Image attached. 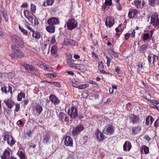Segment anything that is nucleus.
<instances>
[{
  "instance_id": "obj_1",
  "label": "nucleus",
  "mask_w": 159,
  "mask_h": 159,
  "mask_svg": "<svg viewBox=\"0 0 159 159\" xmlns=\"http://www.w3.org/2000/svg\"><path fill=\"white\" fill-rule=\"evenodd\" d=\"M11 49L13 53H11L9 55L12 59L16 60L18 58L21 59L24 57L25 54L22 50L20 49L16 45H11Z\"/></svg>"
},
{
  "instance_id": "obj_2",
  "label": "nucleus",
  "mask_w": 159,
  "mask_h": 159,
  "mask_svg": "<svg viewBox=\"0 0 159 159\" xmlns=\"http://www.w3.org/2000/svg\"><path fill=\"white\" fill-rule=\"evenodd\" d=\"M11 41L13 43L16 44L17 46L21 48L25 47V43L22 38L19 35L13 34L10 36Z\"/></svg>"
},
{
  "instance_id": "obj_3",
  "label": "nucleus",
  "mask_w": 159,
  "mask_h": 159,
  "mask_svg": "<svg viewBox=\"0 0 159 159\" xmlns=\"http://www.w3.org/2000/svg\"><path fill=\"white\" fill-rule=\"evenodd\" d=\"M67 113L71 119H75L78 116V111L77 108L72 106L68 109Z\"/></svg>"
},
{
  "instance_id": "obj_4",
  "label": "nucleus",
  "mask_w": 159,
  "mask_h": 159,
  "mask_svg": "<svg viewBox=\"0 0 159 159\" xmlns=\"http://www.w3.org/2000/svg\"><path fill=\"white\" fill-rule=\"evenodd\" d=\"M84 129V126L83 125L79 124L77 125L75 127L73 128L72 131V135L73 136H78L80 134Z\"/></svg>"
},
{
  "instance_id": "obj_5",
  "label": "nucleus",
  "mask_w": 159,
  "mask_h": 159,
  "mask_svg": "<svg viewBox=\"0 0 159 159\" xmlns=\"http://www.w3.org/2000/svg\"><path fill=\"white\" fill-rule=\"evenodd\" d=\"M159 15L155 12L152 14L151 16L150 24L155 27L159 26Z\"/></svg>"
},
{
  "instance_id": "obj_6",
  "label": "nucleus",
  "mask_w": 159,
  "mask_h": 159,
  "mask_svg": "<svg viewBox=\"0 0 159 159\" xmlns=\"http://www.w3.org/2000/svg\"><path fill=\"white\" fill-rule=\"evenodd\" d=\"M115 130L114 126L111 124L107 125L102 130V133L106 135H111L113 134Z\"/></svg>"
},
{
  "instance_id": "obj_7",
  "label": "nucleus",
  "mask_w": 159,
  "mask_h": 159,
  "mask_svg": "<svg viewBox=\"0 0 159 159\" xmlns=\"http://www.w3.org/2000/svg\"><path fill=\"white\" fill-rule=\"evenodd\" d=\"M59 120L61 121L62 124L66 123L68 124L69 123V118L67 115L63 112H60L57 115Z\"/></svg>"
},
{
  "instance_id": "obj_8",
  "label": "nucleus",
  "mask_w": 159,
  "mask_h": 159,
  "mask_svg": "<svg viewBox=\"0 0 159 159\" xmlns=\"http://www.w3.org/2000/svg\"><path fill=\"white\" fill-rule=\"evenodd\" d=\"M77 21L74 18L69 19L66 23L67 28L69 30H72L78 26Z\"/></svg>"
},
{
  "instance_id": "obj_9",
  "label": "nucleus",
  "mask_w": 159,
  "mask_h": 159,
  "mask_svg": "<svg viewBox=\"0 0 159 159\" xmlns=\"http://www.w3.org/2000/svg\"><path fill=\"white\" fill-rule=\"evenodd\" d=\"M63 140L64 144L66 146L72 147L73 146V140L69 136L65 135L64 136Z\"/></svg>"
},
{
  "instance_id": "obj_10",
  "label": "nucleus",
  "mask_w": 159,
  "mask_h": 159,
  "mask_svg": "<svg viewBox=\"0 0 159 159\" xmlns=\"http://www.w3.org/2000/svg\"><path fill=\"white\" fill-rule=\"evenodd\" d=\"M114 23L115 19L114 17L109 16L106 18L105 24L107 26L111 28L113 25Z\"/></svg>"
},
{
  "instance_id": "obj_11",
  "label": "nucleus",
  "mask_w": 159,
  "mask_h": 159,
  "mask_svg": "<svg viewBox=\"0 0 159 159\" xmlns=\"http://www.w3.org/2000/svg\"><path fill=\"white\" fill-rule=\"evenodd\" d=\"M47 23L48 25H59L60 21L58 18L54 17L48 19Z\"/></svg>"
},
{
  "instance_id": "obj_12",
  "label": "nucleus",
  "mask_w": 159,
  "mask_h": 159,
  "mask_svg": "<svg viewBox=\"0 0 159 159\" xmlns=\"http://www.w3.org/2000/svg\"><path fill=\"white\" fill-rule=\"evenodd\" d=\"M51 53L52 56L55 58H59V55L57 53V46H52L51 48Z\"/></svg>"
},
{
  "instance_id": "obj_13",
  "label": "nucleus",
  "mask_w": 159,
  "mask_h": 159,
  "mask_svg": "<svg viewBox=\"0 0 159 159\" xmlns=\"http://www.w3.org/2000/svg\"><path fill=\"white\" fill-rule=\"evenodd\" d=\"M155 31L154 29H152L151 30L149 31V32L150 33V35L148 33H144L143 34L142 36V39L144 41H147L149 39H151L154 34V32Z\"/></svg>"
},
{
  "instance_id": "obj_14",
  "label": "nucleus",
  "mask_w": 159,
  "mask_h": 159,
  "mask_svg": "<svg viewBox=\"0 0 159 159\" xmlns=\"http://www.w3.org/2000/svg\"><path fill=\"white\" fill-rule=\"evenodd\" d=\"M102 132H101L98 129L96 134V139L99 142L103 141L105 138V136Z\"/></svg>"
},
{
  "instance_id": "obj_15",
  "label": "nucleus",
  "mask_w": 159,
  "mask_h": 159,
  "mask_svg": "<svg viewBox=\"0 0 159 159\" xmlns=\"http://www.w3.org/2000/svg\"><path fill=\"white\" fill-rule=\"evenodd\" d=\"M10 148L6 149L4 151L2 155L1 156V159H8L10 155Z\"/></svg>"
},
{
  "instance_id": "obj_16",
  "label": "nucleus",
  "mask_w": 159,
  "mask_h": 159,
  "mask_svg": "<svg viewBox=\"0 0 159 159\" xmlns=\"http://www.w3.org/2000/svg\"><path fill=\"white\" fill-rule=\"evenodd\" d=\"M49 99L55 105H58L60 102V100L54 95H50L49 97Z\"/></svg>"
},
{
  "instance_id": "obj_17",
  "label": "nucleus",
  "mask_w": 159,
  "mask_h": 159,
  "mask_svg": "<svg viewBox=\"0 0 159 159\" xmlns=\"http://www.w3.org/2000/svg\"><path fill=\"white\" fill-rule=\"evenodd\" d=\"M129 119L131 122L133 124L139 123V117L135 116L134 114H131L129 116Z\"/></svg>"
},
{
  "instance_id": "obj_18",
  "label": "nucleus",
  "mask_w": 159,
  "mask_h": 159,
  "mask_svg": "<svg viewBox=\"0 0 159 159\" xmlns=\"http://www.w3.org/2000/svg\"><path fill=\"white\" fill-rule=\"evenodd\" d=\"M132 148L131 143L129 141H126L124 143L123 146V150L125 152H129Z\"/></svg>"
},
{
  "instance_id": "obj_19",
  "label": "nucleus",
  "mask_w": 159,
  "mask_h": 159,
  "mask_svg": "<svg viewBox=\"0 0 159 159\" xmlns=\"http://www.w3.org/2000/svg\"><path fill=\"white\" fill-rule=\"evenodd\" d=\"M3 101L8 108L11 109L14 106V102L11 99H8L7 100H4Z\"/></svg>"
},
{
  "instance_id": "obj_20",
  "label": "nucleus",
  "mask_w": 159,
  "mask_h": 159,
  "mask_svg": "<svg viewBox=\"0 0 159 159\" xmlns=\"http://www.w3.org/2000/svg\"><path fill=\"white\" fill-rule=\"evenodd\" d=\"M131 134L133 135H135L139 133L141 130V128L140 126H138L132 128Z\"/></svg>"
},
{
  "instance_id": "obj_21",
  "label": "nucleus",
  "mask_w": 159,
  "mask_h": 159,
  "mask_svg": "<svg viewBox=\"0 0 159 159\" xmlns=\"http://www.w3.org/2000/svg\"><path fill=\"white\" fill-rule=\"evenodd\" d=\"M1 89L2 92L6 93L10 92L11 94H12V87L9 85H8V87L6 85H4L1 88Z\"/></svg>"
},
{
  "instance_id": "obj_22",
  "label": "nucleus",
  "mask_w": 159,
  "mask_h": 159,
  "mask_svg": "<svg viewBox=\"0 0 159 159\" xmlns=\"http://www.w3.org/2000/svg\"><path fill=\"white\" fill-rule=\"evenodd\" d=\"M34 110L36 111V113L38 114H40L43 110L42 107L39 103L36 104L33 107Z\"/></svg>"
},
{
  "instance_id": "obj_23",
  "label": "nucleus",
  "mask_w": 159,
  "mask_h": 159,
  "mask_svg": "<svg viewBox=\"0 0 159 159\" xmlns=\"http://www.w3.org/2000/svg\"><path fill=\"white\" fill-rule=\"evenodd\" d=\"M140 150L141 153H144L146 154L149 152V148L145 145H142L141 147Z\"/></svg>"
},
{
  "instance_id": "obj_24",
  "label": "nucleus",
  "mask_w": 159,
  "mask_h": 159,
  "mask_svg": "<svg viewBox=\"0 0 159 159\" xmlns=\"http://www.w3.org/2000/svg\"><path fill=\"white\" fill-rule=\"evenodd\" d=\"M154 120L152 116H149L146 117L145 120L146 125H149L150 124L151 125L153 122Z\"/></svg>"
},
{
  "instance_id": "obj_25",
  "label": "nucleus",
  "mask_w": 159,
  "mask_h": 159,
  "mask_svg": "<svg viewBox=\"0 0 159 159\" xmlns=\"http://www.w3.org/2000/svg\"><path fill=\"white\" fill-rule=\"evenodd\" d=\"M66 42L67 44L69 45L76 46L77 44V43L76 41L70 38H67Z\"/></svg>"
},
{
  "instance_id": "obj_26",
  "label": "nucleus",
  "mask_w": 159,
  "mask_h": 159,
  "mask_svg": "<svg viewBox=\"0 0 159 159\" xmlns=\"http://www.w3.org/2000/svg\"><path fill=\"white\" fill-rule=\"evenodd\" d=\"M17 155L19 156L20 159H26V158L25 153L21 150L20 149L18 150Z\"/></svg>"
},
{
  "instance_id": "obj_27",
  "label": "nucleus",
  "mask_w": 159,
  "mask_h": 159,
  "mask_svg": "<svg viewBox=\"0 0 159 159\" xmlns=\"http://www.w3.org/2000/svg\"><path fill=\"white\" fill-rule=\"evenodd\" d=\"M148 48L147 45L144 44L142 46L140 47L139 48V51L142 53H143L145 56V53L147 51V49Z\"/></svg>"
},
{
  "instance_id": "obj_28",
  "label": "nucleus",
  "mask_w": 159,
  "mask_h": 159,
  "mask_svg": "<svg viewBox=\"0 0 159 159\" xmlns=\"http://www.w3.org/2000/svg\"><path fill=\"white\" fill-rule=\"evenodd\" d=\"M43 143L46 144L50 143L51 137L49 134H47L43 137Z\"/></svg>"
},
{
  "instance_id": "obj_29",
  "label": "nucleus",
  "mask_w": 159,
  "mask_h": 159,
  "mask_svg": "<svg viewBox=\"0 0 159 159\" xmlns=\"http://www.w3.org/2000/svg\"><path fill=\"white\" fill-rule=\"evenodd\" d=\"M2 13L3 17L5 20V22L7 23L9 21V18L8 16L6 10L3 9V10L2 11Z\"/></svg>"
},
{
  "instance_id": "obj_30",
  "label": "nucleus",
  "mask_w": 159,
  "mask_h": 159,
  "mask_svg": "<svg viewBox=\"0 0 159 159\" xmlns=\"http://www.w3.org/2000/svg\"><path fill=\"white\" fill-rule=\"evenodd\" d=\"M31 31L33 32L32 36L33 38L36 39H39L41 37L40 33L37 31H34V30H32Z\"/></svg>"
},
{
  "instance_id": "obj_31",
  "label": "nucleus",
  "mask_w": 159,
  "mask_h": 159,
  "mask_svg": "<svg viewBox=\"0 0 159 159\" xmlns=\"http://www.w3.org/2000/svg\"><path fill=\"white\" fill-rule=\"evenodd\" d=\"M115 2L117 4L116 5V8L119 11H120L122 9L123 4L121 3L120 0H115Z\"/></svg>"
},
{
  "instance_id": "obj_32",
  "label": "nucleus",
  "mask_w": 159,
  "mask_h": 159,
  "mask_svg": "<svg viewBox=\"0 0 159 159\" xmlns=\"http://www.w3.org/2000/svg\"><path fill=\"white\" fill-rule=\"evenodd\" d=\"M47 30L50 33H53L55 32V27L53 25H49L47 26L46 28Z\"/></svg>"
},
{
  "instance_id": "obj_33",
  "label": "nucleus",
  "mask_w": 159,
  "mask_h": 159,
  "mask_svg": "<svg viewBox=\"0 0 159 159\" xmlns=\"http://www.w3.org/2000/svg\"><path fill=\"white\" fill-rule=\"evenodd\" d=\"M135 6L137 8H141V0H135L134 2Z\"/></svg>"
},
{
  "instance_id": "obj_34",
  "label": "nucleus",
  "mask_w": 159,
  "mask_h": 159,
  "mask_svg": "<svg viewBox=\"0 0 159 159\" xmlns=\"http://www.w3.org/2000/svg\"><path fill=\"white\" fill-rule=\"evenodd\" d=\"M11 142L9 140V139H8L6 140V141H7V143L8 144L10 145L11 146H12L15 144L16 142V141L15 140L14 138H13L11 135Z\"/></svg>"
},
{
  "instance_id": "obj_35",
  "label": "nucleus",
  "mask_w": 159,
  "mask_h": 159,
  "mask_svg": "<svg viewBox=\"0 0 159 159\" xmlns=\"http://www.w3.org/2000/svg\"><path fill=\"white\" fill-rule=\"evenodd\" d=\"M159 0H148L149 5L152 7H155L157 4V2Z\"/></svg>"
},
{
  "instance_id": "obj_36",
  "label": "nucleus",
  "mask_w": 159,
  "mask_h": 159,
  "mask_svg": "<svg viewBox=\"0 0 159 159\" xmlns=\"http://www.w3.org/2000/svg\"><path fill=\"white\" fill-rule=\"evenodd\" d=\"M25 94L23 92L19 93L17 95V100L18 101H21L22 98H25Z\"/></svg>"
},
{
  "instance_id": "obj_37",
  "label": "nucleus",
  "mask_w": 159,
  "mask_h": 159,
  "mask_svg": "<svg viewBox=\"0 0 159 159\" xmlns=\"http://www.w3.org/2000/svg\"><path fill=\"white\" fill-rule=\"evenodd\" d=\"M133 10L132 9H130L129 11L128 14V17L130 19H133L134 18H136V17H134V15H133Z\"/></svg>"
},
{
  "instance_id": "obj_38",
  "label": "nucleus",
  "mask_w": 159,
  "mask_h": 159,
  "mask_svg": "<svg viewBox=\"0 0 159 159\" xmlns=\"http://www.w3.org/2000/svg\"><path fill=\"white\" fill-rule=\"evenodd\" d=\"M30 10L33 13H35L36 10V6L34 4L31 3Z\"/></svg>"
},
{
  "instance_id": "obj_39",
  "label": "nucleus",
  "mask_w": 159,
  "mask_h": 159,
  "mask_svg": "<svg viewBox=\"0 0 159 159\" xmlns=\"http://www.w3.org/2000/svg\"><path fill=\"white\" fill-rule=\"evenodd\" d=\"M24 14L26 18L30 16L31 14L33 15H34L33 13H31V12L30 11L27 10H25L24 12Z\"/></svg>"
},
{
  "instance_id": "obj_40",
  "label": "nucleus",
  "mask_w": 159,
  "mask_h": 159,
  "mask_svg": "<svg viewBox=\"0 0 159 159\" xmlns=\"http://www.w3.org/2000/svg\"><path fill=\"white\" fill-rule=\"evenodd\" d=\"M89 92L87 90H85L82 93V97L84 98H86L88 96Z\"/></svg>"
},
{
  "instance_id": "obj_41",
  "label": "nucleus",
  "mask_w": 159,
  "mask_h": 159,
  "mask_svg": "<svg viewBox=\"0 0 159 159\" xmlns=\"http://www.w3.org/2000/svg\"><path fill=\"white\" fill-rule=\"evenodd\" d=\"M19 28L20 30V31L23 33V34L26 35H27L28 34V31L23 28L20 25L19 26Z\"/></svg>"
},
{
  "instance_id": "obj_42",
  "label": "nucleus",
  "mask_w": 159,
  "mask_h": 159,
  "mask_svg": "<svg viewBox=\"0 0 159 159\" xmlns=\"http://www.w3.org/2000/svg\"><path fill=\"white\" fill-rule=\"evenodd\" d=\"M33 16H34V25L35 26H38V25L39 23V21L38 20V18L36 17V16L35 15H33Z\"/></svg>"
},
{
  "instance_id": "obj_43",
  "label": "nucleus",
  "mask_w": 159,
  "mask_h": 159,
  "mask_svg": "<svg viewBox=\"0 0 159 159\" xmlns=\"http://www.w3.org/2000/svg\"><path fill=\"white\" fill-rule=\"evenodd\" d=\"M67 63L70 66L73 67L74 64L73 62L74 60L72 59H68L66 60Z\"/></svg>"
},
{
  "instance_id": "obj_44",
  "label": "nucleus",
  "mask_w": 159,
  "mask_h": 159,
  "mask_svg": "<svg viewBox=\"0 0 159 159\" xmlns=\"http://www.w3.org/2000/svg\"><path fill=\"white\" fill-rule=\"evenodd\" d=\"M6 74L7 75L8 78L11 79L15 76V73L13 71L9 73H6Z\"/></svg>"
},
{
  "instance_id": "obj_45",
  "label": "nucleus",
  "mask_w": 159,
  "mask_h": 159,
  "mask_svg": "<svg viewBox=\"0 0 159 159\" xmlns=\"http://www.w3.org/2000/svg\"><path fill=\"white\" fill-rule=\"evenodd\" d=\"M98 68L99 70L104 69L103 63L102 61H99L98 62Z\"/></svg>"
},
{
  "instance_id": "obj_46",
  "label": "nucleus",
  "mask_w": 159,
  "mask_h": 159,
  "mask_svg": "<svg viewBox=\"0 0 159 159\" xmlns=\"http://www.w3.org/2000/svg\"><path fill=\"white\" fill-rule=\"evenodd\" d=\"M56 42V39L55 37L54 36H52L51 38V39L50 42L49 43L48 45L49 46H50L52 44H54ZM50 48V47H49Z\"/></svg>"
},
{
  "instance_id": "obj_47",
  "label": "nucleus",
  "mask_w": 159,
  "mask_h": 159,
  "mask_svg": "<svg viewBox=\"0 0 159 159\" xmlns=\"http://www.w3.org/2000/svg\"><path fill=\"white\" fill-rule=\"evenodd\" d=\"M24 24L25 25V26L29 30H30L31 31L33 30V29L30 26V24L28 23L27 21L26 20L24 22Z\"/></svg>"
},
{
  "instance_id": "obj_48",
  "label": "nucleus",
  "mask_w": 159,
  "mask_h": 159,
  "mask_svg": "<svg viewBox=\"0 0 159 159\" xmlns=\"http://www.w3.org/2000/svg\"><path fill=\"white\" fill-rule=\"evenodd\" d=\"M3 136V139L5 141H6V140L8 139H10V138L9 135L7 133H4Z\"/></svg>"
},
{
  "instance_id": "obj_49",
  "label": "nucleus",
  "mask_w": 159,
  "mask_h": 159,
  "mask_svg": "<svg viewBox=\"0 0 159 159\" xmlns=\"http://www.w3.org/2000/svg\"><path fill=\"white\" fill-rule=\"evenodd\" d=\"M111 54L116 57H118L119 56L118 54L112 49L111 50Z\"/></svg>"
},
{
  "instance_id": "obj_50",
  "label": "nucleus",
  "mask_w": 159,
  "mask_h": 159,
  "mask_svg": "<svg viewBox=\"0 0 159 159\" xmlns=\"http://www.w3.org/2000/svg\"><path fill=\"white\" fill-rule=\"evenodd\" d=\"M54 0H47L46 2L47 6L52 5L54 2Z\"/></svg>"
},
{
  "instance_id": "obj_51",
  "label": "nucleus",
  "mask_w": 159,
  "mask_h": 159,
  "mask_svg": "<svg viewBox=\"0 0 159 159\" xmlns=\"http://www.w3.org/2000/svg\"><path fill=\"white\" fill-rule=\"evenodd\" d=\"M152 53H150L148 54V60L149 62V64H150L152 63Z\"/></svg>"
},
{
  "instance_id": "obj_52",
  "label": "nucleus",
  "mask_w": 159,
  "mask_h": 159,
  "mask_svg": "<svg viewBox=\"0 0 159 159\" xmlns=\"http://www.w3.org/2000/svg\"><path fill=\"white\" fill-rule=\"evenodd\" d=\"M88 86V85H87V84H81L80 85H79L78 89H83L86 88Z\"/></svg>"
},
{
  "instance_id": "obj_53",
  "label": "nucleus",
  "mask_w": 159,
  "mask_h": 159,
  "mask_svg": "<svg viewBox=\"0 0 159 159\" xmlns=\"http://www.w3.org/2000/svg\"><path fill=\"white\" fill-rule=\"evenodd\" d=\"M17 125L18 126H20L21 127L23 126L24 124L23 122L21 120H19L17 122Z\"/></svg>"
},
{
  "instance_id": "obj_54",
  "label": "nucleus",
  "mask_w": 159,
  "mask_h": 159,
  "mask_svg": "<svg viewBox=\"0 0 159 159\" xmlns=\"http://www.w3.org/2000/svg\"><path fill=\"white\" fill-rule=\"evenodd\" d=\"M152 57L153 58L152 63L154 64L156 61V58H157V60H158V57L157 56H156L155 54H152Z\"/></svg>"
},
{
  "instance_id": "obj_55",
  "label": "nucleus",
  "mask_w": 159,
  "mask_h": 159,
  "mask_svg": "<svg viewBox=\"0 0 159 159\" xmlns=\"http://www.w3.org/2000/svg\"><path fill=\"white\" fill-rule=\"evenodd\" d=\"M53 85L55 86H56L59 88L61 87V84L60 83L58 82H53Z\"/></svg>"
},
{
  "instance_id": "obj_56",
  "label": "nucleus",
  "mask_w": 159,
  "mask_h": 159,
  "mask_svg": "<svg viewBox=\"0 0 159 159\" xmlns=\"http://www.w3.org/2000/svg\"><path fill=\"white\" fill-rule=\"evenodd\" d=\"M154 125L156 128H157L159 126V118L155 121Z\"/></svg>"
},
{
  "instance_id": "obj_57",
  "label": "nucleus",
  "mask_w": 159,
  "mask_h": 159,
  "mask_svg": "<svg viewBox=\"0 0 159 159\" xmlns=\"http://www.w3.org/2000/svg\"><path fill=\"white\" fill-rule=\"evenodd\" d=\"M20 104L17 103L16 104V107L15 112H18L20 110Z\"/></svg>"
},
{
  "instance_id": "obj_58",
  "label": "nucleus",
  "mask_w": 159,
  "mask_h": 159,
  "mask_svg": "<svg viewBox=\"0 0 159 159\" xmlns=\"http://www.w3.org/2000/svg\"><path fill=\"white\" fill-rule=\"evenodd\" d=\"M153 105L154 106H152V107L159 111V102L157 101V103H156L155 105Z\"/></svg>"
},
{
  "instance_id": "obj_59",
  "label": "nucleus",
  "mask_w": 159,
  "mask_h": 159,
  "mask_svg": "<svg viewBox=\"0 0 159 159\" xmlns=\"http://www.w3.org/2000/svg\"><path fill=\"white\" fill-rule=\"evenodd\" d=\"M106 58H107V67H109L110 66V63L111 62V58L109 57L108 56H107L106 57Z\"/></svg>"
},
{
  "instance_id": "obj_60",
  "label": "nucleus",
  "mask_w": 159,
  "mask_h": 159,
  "mask_svg": "<svg viewBox=\"0 0 159 159\" xmlns=\"http://www.w3.org/2000/svg\"><path fill=\"white\" fill-rule=\"evenodd\" d=\"M5 32L2 30V28L0 27V36L2 37H3L5 36Z\"/></svg>"
},
{
  "instance_id": "obj_61",
  "label": "nucleus",
  "mask_w": 159,
  "mask_h": 159,
  "mask_svg": "<svg viewBox=\"0 0 159 159\" xmlns=\"http://www.w3.org/2000/svg\"><path fill=\"white\" fill-rule=\"evenodd\" d=\"M29 69L30 70V73H32L33 71L35 70V68L32 65H30Z\"/></svg>"
},
{
  "instance_id": "obj_62",
  "label": "nucleus",
  "mask_w": 159,
  "mask_h": 159,
  "mask_svg": "<svg viewBox=\"0 0 159 159\" xmlns=\"http://www.w3.org/2000/svg\"><path fill=\"white\" fill-rule=\"evenodd\" d=\"M130 34L129 33H127L125 34V38L126 40H127L130 37Z\"/></svg>"
},
{
  "instance_id": "obj_63",
  "label": "nucleus",
  "mask_w": 159,
  "mask_h": 159,
  "mask_svg": "<svg viewBox=\"0 0 159 159\" xmlns=\"http://www.w3.org/2000/svg\"><path fill=\"white\" fill-rule=\"evenodd\" d=\"M133 12L134 17H136L138 13V10L136 9H134L133 10Z\"/></svg>"
},
{
  "instance_id": "obj_64",
  "label": "nucleus",
  "mask_w": 159,
  "mask_h": 159,
  "mask_svg": "<svg viewBox=\"0 0 159 159\" xmlns=\"http://www.w3.org/2000/svg\"><path fill=\"white\" fill-rule=\"evenodd\" d=\"M27 18L29 21L33 23V20L34 19V17L32 16L31 15L30 16L26 18Z\"/></svg>"
}]
</instances>
